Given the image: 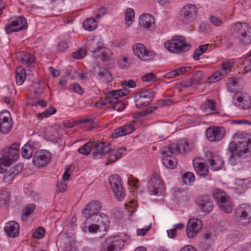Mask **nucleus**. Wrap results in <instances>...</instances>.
Segmentation results:
<instances>
[{
	"instance_id": "obj_56",
	"label": "nucleus",
	"mask_w": 251,
	"mask_h": 251,
	"mask_svg": "<svg viewBox=\"0 0 251 251\" xmlns=\"http://www.w3.org/2000/svg\"><path fill=\"white\" fill-rule=\"evenodd\" d=\"M114 99L111 96H110V97L108 96L105 98L104 101H102L100 102V105L101 106L107 105L108 104L113 105V103H114Z\"/></svg>"
},
{
	"instance_id": "obj_27",
	"label": "nucleus",
	"mask_w": 251,
	"mask_h": 251,
	"mask_svg": "<svg viewBox=\"0 0 251 251\" xmlns=\"http://www.w3.org/2000/svg\"><path fill=\"white\" fill-rule=\"evenodd\" d=\"M193 166L197 174L201 177H205L208 173V170L205 166L203 162H196L193 163Z\"/></svg>"
},
{
	"instance_id": "obj_28",
	"label": "nucleus",
	"mask_w": 251,
	"mask_h": 251,
	"mask_svg": "<svg viewBox=\"0 0 251 251\" xmlns=\"http://www.w3.org/2000/svg\"><path fill=\"white\" fill-rule=\"evenodd\" d=\"M217 204L220 208L221 210L226 213H230L232 210V207L230 201L227 199V198L225 199V200H222V201L218 202Z\"/></svg>"
},
{
	"instance_id": "obj_55",
	"label": "nucleus",
	"mask_w": 251,
	"mask_h": 251,
	"mask_svg": "<svg viewBox=\"0 0 251 251\" xmlns=\"http://www.w3.org/2000/svg\"><path fill=\"white\" fill-rule=\"evenodd\" d=\"M45 235V230L42 227L38 228L33 233L34 237L37 238H42Z\"/></svg>"
},
{
	"instance_id": "obj_14",
	"label": "nucleus",
	"mask_w": 251,
	"mask_h": 251,
	"mask_svg": "<svg viewBox=\"0 0 251 251\" xmlns=\"http://www.w3.org/2000/svg\"><path fill=\"white\" fill-rule=\"evenodd\" d=\"M91 220H93V223L97 224L99 227L100 232L106 231L109 223L107 216L103 213L93 215L91 217L88 218V222H91Z\"/></svg>"
},
{
	"instance_id": "obj_9",
	"label": "nucleus",
	"mask_w": 251,
	"mask_h": 251,
	"mask_svg": "<svg viewBox=\"0 0 251 251\" xmlns=\"http://www.w3.org/2000/svg\"><path fill=\"white\" fill-rule=\"evenodd\" d=\"M237 219L244 224L251 222V207L247 204H240L236 210Z\"/></svg>"
},
{
	"instance_id": "obj_54",
	"label": "nucleus",
	"mask_w": 251,
	"mask_h": 251,
	"mask_svg": "<svg viewBox=\"0 0 251 251\" xmlns=\"http://www.w3.org/2000/svg\"><path fill=\"white\" fill-rule=\"evenodd\" d=\"M156 75L152 73H148L142 77V80L145 82H151L155 80Z\"/></svg>"
},
{
	"instance_id": "obj_7",
	"label": "nucleus",
	"mask_w": 251,
	"mask_h": 251,
	"mask_svg": "<svg viewBox=\"0 0 251 251\" xmlns=\"http://www.w3.org/2000/svg\"><path fill=\"white\" fill-rule=\"evenodd\" d=\"M109 182L113 193L116 198L119 199H123L125 198V190L121 184V178L118 175L110 176L109 178Z\"/></svg>"
},
{
	"instance_id": "obj_42",
	"label": "nucleus",
	"mask_w": 251,
	"mask_h": 251,
	"mask_svg": "<svg viewBox=\"0 0 251 251\" xmlns=\"http://www.w3.org/2000/svg\"><path fill=\"white\" fill-rule=\"evenodd\" d=\"M62 242L65 245L64 248H66L68 250H71L72 247H73L75 245V241L74 239H70V240H69L68 237L66 235L63 236Z\"/></svg>"
},
{
	"instance_id": "obj_18",
	"label": "nucleus",
	"mask_w": 251,
	"mask_h": 251,
	"mask_svg": "<svg viewBox=\"0 0 251 251\" xmlns=\"http://www.w3.org/2000/svg\"><path fill=\"white\" fill-rule=\"evenodd\" d=\"M225 129L222 127H214L206 130V135L210 142H216L221 140L224 137Z\"/></svg>"
},
{
	"instance_id": "obj_34",
	"label": "nucleus",
	"mask_w": 251,
	"mask_h": 251,
	"mask_svg": "<svg viewBox=\"0 0 251 251\" xmlns=\"http://www.w3.org/2000/svg\"><path fill=\"white\" fill-rule=\"evenodd\" d=\"M162 161L163 164L167 168L174 169L176 166V159L173 156L162 158Z\"/></svg>"
},
{
	"instance_id": "obj_39",
	"label": "nucleus",
	"mask_w": 251,
	"mask_h": 251,
	"mask_svg": "<svg viewBox=\"0 0 251 251\" xmlns=\"http://www.w3.org/2000/svg\"><path fill=\"white\" fill-rule=\"evenodd\" d=\"M183 183L186 185H191L195 181V176L190 172L186 173L182 176Z\"/></svg>"
},
{
	"instance_id": "obj_8",
	"label": "nucleus",
	"mask_w": 251,
	"mask_h": 251,
	"mask_svg": "<svg viewBox=\"0 0 251 251\" xmlns=\"http://www.w3.org/2000/svg\"><path fill=\"white\" fill-rule=\"evenodd\" d=\"M196 6L192 4L184 5L180 11V18L182 22L188 23L193 21L197 15Z\"/></svg>"
},
{
	"instance_id": "obj_59",
	"label": "nucleus",
	"mask_w": 251,
	"mask_h": 251,
	"mask_svg": "<svg viewBox=\"0 0 251 251\" xmlns=\"http://www.w3.org/2000/svg\"><path fill=\"white\" fill-rule=\"evenodd\" d=\"M230 124H239V125H243V124H248L251 125V123L249 121L246 120H232L229 121Z\"/></svg>"
},
{
	"instance_id": "obj_15",
	"label": "nucleus",
	"mask_w": 251,
	"mask_h": 251,
	"mask_svg": "<svg viewBox=\"0 0 251 251\" xmlns=\"http://www.w3.org/2000/svg\"><path fill=\"white\" fill-rule=\"evenodd\" d=\"M202 228L201 221L198 219H190L187 225L186 234L189 238H193Z\"/></svg>"
},
{
	"instance_id": "obj_2",
	"label": "nucleus",
	"mask_w": 251,
	"mask_h": 251,
	"mask_svg": "<svg viewBox=\"0 0 251 251\" xmlns=\"http://www.w3.org/2000/svg\"><path fill=\"white\" fill-rule=\"evenodd\" d=\"M111 144L105 142H98L94 147L93 156L95 159H99L106 154H110L109 161L114 162L121 158L124 151H126L125 148H121L119 149H111Z\"/></svg>"
},
{
	"instance_id": "obj_17",
	"label": "nucleus",
	"mask_w": 251,
	"mask_h": 251,
	"mask_svg": "<svg viewBox=\"0 0 251 251\" xmlns=\"http://www.w3.org/2000/svg\"><path fill=\"white\" fill-rule=\"evenodd\" d=\"M232 64L229 62H224L221 65L222 70H219L213 74L212 76L208 79L209 83H214L221 80L231 70Z\"/></svg>"
},
{
	"instance_id": "obj_62",
	"label": "nucleus",
	"mask_w": 251,
	"mask_h": 251,
	"mask_svg": "<svg viewBox=\"0 0 251 251\" xmlns=\"http://www.w3.org/2000/svg\"><path fill=\"white\" fill-rule=\"evenodd\" d=\"M58 190L61 192H64L67 189V184L62 182H60L57 183V185Z\"/></svg>"
},
{
	"instance_id": "obj_58",
	"label": "nucleus",
	"mask_w": 251,
	"mask_h": 251,
	"mask_svg": "<svg viewBox=\"0 0 251 251\" xmlns=\"http://www.w3.org/2000/svg\"><path fill=\"white\" fill-rule=\"evenodd\" d=\"M68 48V43L65 41H61L58 44L57 49L61 51H65Z\"/></svg>"
},
{
	"instance_id": "obj_3",
	"label": "nucleus",
	"mask_w": 251,
	"mask_h": 251,
	"mask_svg": "<svg viewBox=\"0 0 251 251\" xmlns=\"http://www.w3.org/2000/svg\"><path fill=\"white\" fill-rule=\"evenodd\" d=\"M87 49L93 53V56L96 59L105 62L110 60V50L103 47V43L100 38H95L88 41L87 44Z\"/></svg>"
},
{
	"instance_id": "obj_24",
	"label": "nucleus",
	"mask_w": 251,
	"mask_h": 251,
	"mask_svg": "<svg viewBox=\"0 0 251 251\" xmlns=\"http://www.w3.org/2000/svg\"><path fill=\"white\" fill-rule=\"evenodd\" d=\"M16 58L27 66H30L34 61V57L31 54L24 51L18 53L16 54Z\"/></svg>"
},
{
	"instance_id": "obj_41",
	"label": "nucleus",
	"mask_w": 251,
	"mask_h": 251,
	"mask_svg": "<svg viewBox=\"0 0 251 251\" xmlns=\"http://www.w3.org/2000/svg\"><path fill=\"white\" fill-rule=\"evenodd\" d=\"M12 126L11 122H0V131L3 134H6L11 130Z\"/></svg>"
},
{
	"instance_id": "obj_37",
	"label": "nucleus",
	"mask_w": 251,
	"mask_h": 251,
	"mask_svg": "<svg viewBox=\"0 0 251 251\" xmlns=\"http://www.w3.org/2000/svg\"><path fill=\"white\" fill-rule=\"evenodd\" d=\"M86 221L84 223V227L88 228V230L91 233H96L99 232V227L95 223H93V220L91 222H88V218H85Z\"/></svg>"
},
{
	"instance_id": "obj_43",
	"label": "nucleus",
	"mask_w": 251,
	"mask_h": 251,
	"mask_svg": "<svg viewBox=\"0 0 251 251\" xmlns=\"http://www.w3.org/2000/svg\"><path fill=\"white\" fill-rule=\"evenodd\" d=\"M56 112V110L53 107H50V108L46 110L44 112L40 113H38L37 117L40 119H42L44 118H47L50 115L54 114Z\"/></svg>"
},
{
	"instance_id": "obj_4",
	"label": "nucleus",
	"mask_w": 251,
	"mask_h": 251,
	"mask_svg": "<svg viewBox=\"0 0 251 251\" xmlns=\"http://www.w3.org/2000/svg\"><path fill=\"white\" fill-rule=\"evenodd\" d=\"M20 152V144L15 143L11 146L1 150L0 154V165L9 166L18 158Z\"/></svg>"
},
{
	"instance_id": "obj_40",
	"label": "nucleus",
	"mask_w": 251,
	"mask_h": 251,
	"mask_svg": "<svg viewBox=\"0 0 251 251\" xmlns=\"http://www.w3.org/2000/svg\"><path fill=\"white\" fill-rule=\"evenodd\" d=\"M10 195L7 191H0V205L6 204L9 200Z\"/></svg>"
},
{
	"instance_id": "obj_30",
	"label": "nucleus",
	"mask_w": 251,
	"mask_h": 251,
	"mask_svg": "<svg viewBox=\"0 0 251 251\" xmlns=\"http://www.w3.org/2000/svg\"><path fill=\"white\" fill-rule=\"evenodd\" d=\"M16 24H17V30H21L25 29L27 27V22L26 19L23 16L17 17L15 20L13 21Z\"/></svg>"
},
{
	"instance_id": "obj_32",
	"label": "nucleus",
	"mask_w": 251,
	"mask_h": 251,
	"mask_svg": "<svg viewBox=\"0 0 251 251\" xmlns=\"http://www.w3.org/2000/svg\"><path fill=\"white\" fill-rule=\"evenodd\" d=\"M84 28L89 31L94 30L97 27V23L93 18H90L83 23Z\"/></svg>"
},
{
	"instance_id": "obj_19",
	"label": "nucleus",
	"mask_w": 251,
	"mask_h": 251,
	"mask_svg": "<svg viewBox=\"0 0 251 251\" xmlns=\"http://www.w3.org/2000/svg\"><path fill=\"white\" fill-rule=\"evenodd\" d=\"M101 205L97 201H93L89 203L82 211V214L85 218H90L93 215L100 214L99 212L101 210Z\"/></svg>"
},
{
	"instance_id": "obj_31",
	"label": "nucleus",
	"mask_w": 251,
	"mask_h": 251,
	"mask_svg": "<svg viewBox=\"0 0 251 251\" xmlns=\"http://www.w3.org/2000/svg\"><path fill=\"white\" fill-rule=\"evenodd\" d=\"M215 104L213 100H208L202 105V110L206 114H208L216 109Z\"/></svg>"
},
{
	"instance_id": "obj_21",
	"label": "nucleus",
	"mask_w": 251,
	"mask_h": 251,
	"mask_svg": "<svg viewBox=\"0 0 251 251\" xmlns=\"http://www.w3.org/2000/svg\"><path fill=\"white\" fill-rule=\"evenodd\" d=\"M139 23L141 26L150 30L154 26V19L151 14L145 13L140 16Z\"/></svg>"
},
{
	"instance_id": "obj_16",
	"label": "nucleus",
	"mask_w": 251,
	"mask_h": 251,
	"mask_svg": "<svg viewBox=\"0 0 251 251\" xmlns=\"http://www.w3.org/2000/svg\"><path fill=\"white\" fill-rule=\"evenodd\" d=\"M196 203L200 210L204 214H208L213 209V202L207 195H203L198 198L196 200Z\"/></svg>"
},
{
	"instance_id": "obj_10",
	"label": "nucleus",
	"mask_w": 251,
	"mask_h": 251,
	"mask_svg": "<svg viewBox=\"0 0 251 251\" xmlns=\"http://www.w3.org/2000/svg\"><path fill=\"white\" fill-rule=\"evenodd\" d=\"M139 97L135 100L136 103V106L138 108H141L150 105L154 97V92L151 89H148L142 91L138 94Z\"/></svg>"
},
{
	"instance_id": "obj_6",
	"label": "nucleus",
	"mask_w": 251,
	"mask_h": 251,
	"mask_svg": "<svg viewBox=\"0 0 251 251\" xmlns=\"http://www.w3.org/2000/svg\"><path fill=\"white\" fill-rule=\"evenodd\" d=\"M124 243L125 240L118 236L110 237L103 243L100 251H119L123 249Z\"/></svg>"
},
{
	"instance_id": "obj_51",
	"label": "nucleus",
	"mask_w": 251,
	"mask_h": 251,
	"mask_svg": "<svg viewBox=\"0 0 251 251\" xmlns=\"http://www.w3.org/2000/svg\"><path fill=\"white\" fill-rule=\"evenodd\" d=\"M10 114L7 111H3L0 114V122H11V120H9Z\"/></svg>"
},
{
	"instance_id": "obj_45",
	"label": "nucleus",
	"mask_w": 251,
	"mask_h": 251,
	"mask_svg": "<svg viewBox=\"0 0 251 251\" xmlns=\"http://www.w3.org/2000/svg\"><path fill=\"white\" fill-rule=\"evenodd\" d=\"M29 148H30L29 145H25L22 149V155L26 159L30 158L32 156V151Z\"/></svg>"
},
{
	"instance_id": "obj_29",
	"label": "nucleus",
	"mask_w": 251,
	"mask_h": 251,
	"mask_svg": "<svg viewBox=\"0 0 251 251\" xmlns=\"http://www.w3.org/2000/svg\"><path fill=\"white\" fill-rule=\"evenodd\" d=\"M175 146V144H172L168 146L162 148L160 150V152L163 155L162 158H167L172 156V154L176 153Z\"/></svg>"
},
{
	"instance_id": "obj_38",
	"label": "nucleus",
	"mask_w": 251,
	"mask_h": 251,
	"mask_svg": "<svg viewBox=\"0 0 251 251\" xmlns=\"http://www.w3.org/2000/svg\"><path fill=\"white\" fill-rule=\"evenodd\" d=\"M92 148L93 146L92 143L89 142L79 148L78 150V151L80 154L87 155L90 153Z\"/></svg>"
},
{
	"instance_id": "obj_61",
	"label": "nucleus",
	"mask_w": 251,
	"mask_h": 251,
	"mask_svg": "<svg viewBox=\"0 0 251 251\" xmlns=\"http://www.w3.org/2000/svg\"><path fill=\"white\" fill-rule=\"evenodd\" d=\"M191 67L189 66L182 67L176 69V72L178 73V75L180 74H183L185 72L189 71Z\"/></svg>"
},
{
	"instance_id": "obj_1",
	"label": "nucleus",
	"mask_w": 251,
	"mask_h": 251,
	"mask_svg": "<svg viewBox=\"0 0 251 251\" xmlns=\"http://www.w3.org/2000/svg\"><path fill=\"white\" fill-rule=\"evenodd\" d=\"M230 152L229 159L232 160L235 154L241 156L251 151V134L236 133L228 146Z\"/></svg>"
},
{
	"instance_id": "obj_20",
	"label": "nucleus",
	"mask_w": 251,
	"mask_h": 251,
	"mask_svg": "<svg viewBox=\"0 0 251 251\" xmlns=\"http://www.w3.org/2000/svg\"><path fill=\"white\" fill-rule=\"evenodd\" d=\"M50 159V154L49 151H36L33 158V162L36 166L43 167L49 163Z\"/></svg>"
},
{
	"instance_id": "obj_23",
	"label": "nucleus",
	"mask_w": 251,
	"mask_h": 251,
	"mask_svg": "<svg viewBox=\"0 0 251 251\" xmlns=\"http://www.w3.org/2000/svg\"><path fill=\"white\" fill-rule=\"evenodd\" d=\"M134 130L135 128L132 125H126L121 128L115 129L114 132L111 135V137L112 138H117L118 137L129 134L134 131Z\"/></svg>"
},
{
	"instance_id": "obj_46",
	"label": "nucleus",
	"mask_w": 251,
	"mask_h": 251,
	"mask_svg": "<svg viewBox=\"0 0 251 251\" xmlns=\"http://www.w3.org/2000/svg\"><path fill=\"white\" fill-rule=\"evenodd\" d=\"M17 24H16L13 21L8 25H6L5 27V30L7 34H10L13 32H17L20 30H18V27H17Z\"/></svg>"
},
{
	"instance_id": "obj_12",
	"label": "nucleus",
	"mask_w": 251,
	"mask_h": 251,
	"mask_svg": "<svg viewBox=\"0 0 251 251\" xmlns=\"http://www.w3.org/2000/svg\"><path fill=\"white\" fill-rule=\"evenodd\" d=\"M238 34L241 43L245 45L251 43V27L247 23H240Z\"/></svg>"
},
{
	"instance_id": "obj_25",
	"label": "nucleus",
	"mask_w": 251,
	"mask_h": 251,
	"mask_svg": "<svg viewBox=\"0 0 251 251\" xmlns=\"http://www.w3.org/2000/svg\"><path fill=\"white\" fill-rule=\"evenodd\" d=\"M175 152H178L180 153H185L189 151L192 149V147L188 142L184 140H180L177 145L175 146Z\"/></svg>"
},
{
	"instance_id": "obj_13",
	"label": "nucleus",
	"mask_w": 251,
	"mask_h": 251,
	"mask_svg": "<svg viewBox=\"0 0 251 251\" xmlns=\"http://www.w3.org/2000/svg\"><path fill=\"white\" fill-rule=\"evenodd\" d=\"M165 187L162 180L156 175L152 176L148 186L149 193L151 195H162Z\"/></svg>"
},
{
	"instance_id": "obj_60",
	"label": "nucleus",
	"mask_w": 251,
	"mask_h": 251,
	"mask_svg": "<svg viewBox=\"0 0 251 251\" xmlns=\"http://www.w3.org/2000/svg\"><path fill=\"white\" fill-rule=\"evenodd\" d=\"M151 226V225L150 224V225L146 229H138L137 230V234L139 236H144L146 234L147 232L150 229Z\"/></svg>"
},
{
	"instance_id": "obj_36",
	"label": "nucleus",
	"mask_w": 251,
	"mask_h": 251,
	"mask_svg": "<svg viewBox=\"0 0 251 251\" xmlns=\"http://www.w3.org/2000/svg\"><path fill=\"white\" fill-rule=\"evenodd\" d=\"M134 15L135 13L133 9L129 8L126 9L125 14V21L127 26L130 25L133 22Z\"/></svg>"
},
{
	"instance_id": "obj_11",
	"label": "nucleus",
	"mask_w": 251,
	"mask_h": 251,
	"mask_svg": "<svg viewBox=\"0 0 251 251\" xmlns=\"http://www.w3.org/2000/svg\"><path fill=\"white\" fill-rule=\"evenodd\" d=\"M134 54L140 60L144 61H149L154 56L153 51L147 50L145 46L141 43L137 44L133 46Z\"/></svg>"
},
{
	"instance_id": "obj_22",
	"label": "nucleus",
	"mask_w": 251,
	"mask_h": 251,
	"mask_svg": "<svg viewBox=\"0 0 251 251\" xmlns=\"http://www.w3.org/2000/svg\"><path fill=\"white\" fill-rule=\"evenodd\" d=\"M4 230L7 235L11 238H15L19 235V225L15 221H10L6 224Z\"/></svg>"
},
{
	"instance_id": "obj_50",
	"label": "nucleus",
	"mask_w": 251,
	"mask_h": 251,
	"mask_svg": "<svg viewBox=\"0 0 251 251\" xmlns=\"http://www.w3.org/2000/svg\"><path fill=\"white\" fill-rule=\"evenodd\" d=\"M209 20L210 23L215 26H220L223 23L222 20L213 15L210 16Z\"/></svg>"
},
{
	"instance_id": "obj_5",
	"label": "nucleus",
	"mask_w": 251,
	"mask_h": 251,
	"mask_svg": "<svg viewBox=\"0 0 251 251\" xmlns=\"http://www.w3.org/2000/svg\"><path fill=\"white\" fill-rule=\"evenodd\" d=\"M165 48L174 53H180L189 50L190 45L185 42V39L183 36H174L172 40L165 43Z\"/></svg>"
},
{
	"instance_id": "obj_57",
	"label": "nucleus",
	"mask_w": 251,
	"mask_h": 251,
	"mask_svg": "<svg viewBox=\"0 0 251 251\" xmlns=\"http://www.w3.org/2000/svg\"><path fill=\"white\" fill-rule=\"evenodd\" d=\"M138 182V179L136 178H134L132 176L128 178V183L129 185L135 187V188L136 189L138 187L137 186V184Z\"/></svg>"
},
{
	"instance_id": "obj_33",
	"label": "nucleus",
	"mask_w": 251,
	"mask_h": 251,
	"mask_svg": "<svg viewBox=\"0 0 251 251\" xmlns=\"http://www.w3.org/2000/svg\"><path fill=\"white\" fill-rule=\"evenodd\" d=\"M213 195L217 203L227 198L226 193L220 189H215L213 191Z\"/></svg>"
},
{
	"instance_id": "obj_52",
	"label": "nucleus",
	"mask_w": 251,
	"mask_h": 251,
	"mask_svg": "<svg viewBox=\"0 0 251 251\" xmlns=\"http://www.w3.org/2000/svg\"><path fill=\"white\" fill-rule=\"evenodd\" d=\"M24 166L22 163H18L14 167L11 168L12 173L14 174V175H17L20 173L23 169Z\"/></svg>"
},
{
	"instance_id": "obj_44",
	"label": "nucleus",
	"mask_w": 251,
	"mask_h": 251,
	"mask_svg": "<svg viewBox=\"0 0 251 251\" xmlns=\"http://www.w3.org/2000/svg\"><path fill=\"white\" fill-rule=\"evenodd\" d=\"M35 205L34 204H28L22 216V219L23 221H26L27 220V217H28L32 212V211L35 209Z\"/></svg>"
},
{
	"instance_id": "obj_63",
	"label": "nucleus",
	"mask_w": 251,
	"mask_h": 251,
	"mask_svg": "<svg viewBox=\"0 0 251 251\" xmlns=\"http://www.w3.org/2000/svg\"><path fill=\"white\" fill-rule=\"evenodd\" d=\"M106 13V9L105 8L102 7L100 8L98 11V13L96 15L97 18L103 16Z\"/></svg>"
},
{
	"instance_id": "obj_48",
	"label": "nucleus",
	"mask_w": 251,
	"mask_h": 251,
	"mask_svg": "<svg viewBox=\"0 0 251 251\" xmlns=\"http://www.w3.org/2000/svg\"><path fill=\"white\" fill-rule=\"evenodd\" d=\"M125 108V105L122 101L115 100L113 103L112 108L115 110L121 111Z\"/></svg>"
},
{
	"instance_id": "obj_26",
	"label": "nucleus",
	"mask_w": 251,
	"mask_h": 251,
	"mask_svg": "<svg viewBox=\"0 0 251 251\" xmlns=\"http://www.w3.org/2000/svg\"><path fill=\"white\" fill-rule=\"evenodd\" d=\"M15 78L17 85L23 84L26 78L25 71L23 67L19 66L17 68L15 72Z\"/></svg>"
},
{
	"instance_id": "obj_64",
	"label": "nucleus",
	"mask_w": 251,
	"mask_h": 251,
	"mask_svg": "<svg viewBox=\"0 0 251 251\" xmlns=\"http://www.w3.org/2000/svg\"><path fill=\"white\" fill-rule=\"evenodd\" d=\"M167 235L169 238H174L176 236V230L174 228L167 231Z\"/></svg>"
},
{
	"instance_id": "obj_47",
	"label": "nucleus",
	"mask_w": 251,
	"mask_h": 251,
	"mask_svg": "<svg viewBox=\"0 0 251 251\" xmlns=\"http://www.w3.org/2000/svg\"><path fill=\"white\" fill-rule=\"evenodd\" d=\"M69 88L70 90H73L74 92L78 94H82L83 93V90L82 87L78 83H75L69 85Z\"/></svg>"
},
{
	"instance_id": "obj_49",
	"label": "nucleus",
	"mask_w": 251,
	"mask_h": 251,
	"mask_svg": "<svg viewBox=\"0 0 251 251\" xmlns=\"http://www.w3.org/2000/svg\"><path fill=\"white\" fill-rule=\"evenodd\" d=\"M3 176V180L6 183H10L12 181L15 175H14L13 173H12L10 170L6 172Z\"/></svg>"
},
{
	"instance_id": "obj_35",
	"label": "nucleus",
	"mask_w": 251,
	"mask_h": 251,
	"mask_svg": "<svg viewBox=\"0 0 251 251\" xmlns=\"http://www.w3.org/2000/svg\"><path fill=\"white\" fill-rule=\"evenodd\" d=\"M128 93V91L126 89H120L110 91L109 94L113 97L115 100H117L119 98L126 95Z\"/></svg>"
},
{
	"instance_id": "obj_53",
	"label": "nucleus",
	"mask_w": 251,
	"mask_h": 251,
	"mask_svg": "<svg viewBox=\"0 0 251 251\" xmlns=\"http://www.w3.org/2000/svg\"><path fill=\"white\" fill-rule=\"evenodd\" d=\"M86 51L84 49H81L73 53V57L75 58L81 59L86 55Z\"/></svg>"
}]
</instances>
